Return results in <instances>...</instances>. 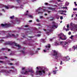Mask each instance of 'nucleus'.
Here are the masks:
<instances>
[{
    "label": "nucleus",
    "mask_w": 77,
    "mask_h": 77,
    "mask_svg": "<svg viewBox=\"0 0 77 77\" xmlns=\"http://www.w3.org/2000/svg\"><path fill=\"white\" fill-rule=\"evenodd\" d=\"M45 50H43L44 52H47V50H50V48H51V45L50 44H48V45L45 46Z\"/></svg>",
    "instance_id": "4"
},
{
    "label": "nucleus",
    "mask_w": 77,
    "mask_h": 77,
    "mask_svg": "<svg viewBox=\"0 0 77 77\" xmlns=\"http://www.w3.org/2000/svg\"><path fill=\"white\" fill-rule=\"evenodd\" d=\"M11 68H12V69H15V67L14 66H11Z\"/></svg>",
    "instance_id": "31"
},
{
    "label": "nucleus",
    "mask_w": 77,
    "mask_h": 77,
    "mask_svg": "<svg viewBox=\"0 0 77 77\" xmlns=\"http://www.w3.org/2000/svg\"><path fill=\"white\" fill-rule=\"evenodd\" d=\"M73 49H74V50H75V49H76V47H75L74 46L73 47Z\"/></svg>",
    "instance_id": "24"
},
{
    "label": "nucleus",
    "mask_w": 77,
    "mask_h": 77,
    "mask_svg": "<svg viewBox=\"0 0 77 77\" xmlns=\"http://www.w3.org/2000/svg\"><path fill=\"white\" fill-rule=\"evenodd\" d=\"M25 27H28V26L27 25H26L25 26Z\"/></svg>",
    "instance_id": "56"
},
{
    "label": "nucleus",
    "mask_w": 77,
    "mask_h": 77,
    "mask_svg": "<svg viewBox=\"0 0 77 77\" xmlns=\"http://www.w3.org/2000/svg\"><path fill=\"white\" fill-rule=\"evenodd\" d=\"M63 12H65V13H66V11H63Z\"/></svg>",
    "instance_id": "46"
},
{
    "label": "nucleus",
    "mask_w": 77,
    "mask_h": 77,
    "mask_svg": "<svg viewBox=\"0 0 77 77\" xmlns=\"http://www.w3.org/2000/svg\"><path fill=\"white\" fill-rule=\"evenodd\" d=\"M47 12H48V14H50V13H51V11H47Z\"/></svg>",
    "instance_id": "30"
},
{
    "label": "nucleus",
    "mask_w": 77,
    "mask_h": 77,
    "mask_svg": "<svg viewBox=\"0 0 77 77\" xmlns=\"http://www.w3.org/2000/svg\"><path fill=\"white\" fill-rule=\"evenodd\" d=\"M42 41L43 42H44V39H42Z\"/></svg>",
    "instance_id": "52"
},
{
    "label": "nucleus",
    "mask_w": 77,
    "mask_h": 77,
    "mask_svg": "<svg viewBox=\"0 0 77 77\" xmlns=\"http://www.w3.org/2000/svg\"><path fill=\"white\" fill-rule=\"evenodd\" d=\"M5 7L6 9H9V7H8L7 6H5Z\"/></svg>",
    "instance_id": "25"
},
{
    "label": "nucleus",
    "mask_w": 77,
    "mask_h": 77,
    "mask_svg": "<svg viewBox=\"0 0 77 77\" xmlns=\"http://www.w3.org/2000/svg\"><path fill=\"white\" fill-rule=\"evenodd\" d=\"M66 31H69V29L67 28V29H65Z\"/></svg>",
    "instance_id": "26"
},
{
    "label": "nucleus",
    "mask_w": 77,
    "mask_h": 77,
    "mask_svg": "<svg viewBox=\"0 0 77 77\" xmlns=\"http://www.w3.org/2000/svg\"><path fill=\"white\" fill-rule=\"evenodd\" d=\"M2 71L4 72H5L6 73H9V72L7 70H2Z\"/></svg>",
    "instance_id": "12"
},
{
    "label": "nucleus",
    "mask_w": 77,
    "mask_h": 77,
    "mask_svg": "<svg viewBox=\"0 0 77 77\" xmlns=\"http://www.w3.org/2000/svg\"><path fill=\"white\" fill-rule=\"evenodd\" d=\"M37 50H40V48H38L37 49Z\"/></svg>",
    "instance_id": "59"
},
{
    "label": "nucleus",
    "mask_w": 77,
    "mask_h": 77,
    "mask_svg": "<svg viewBox=\"0 0 77 77\" xmlns=\"http://www.w3.org/2000/svg\"><path fill=\"white\" fill-rule=\"evenodd\" d=\"M5 50V48H2L1 49L2 51H4Z\"/></svg>",
    "instance_id": "23"
},
{
    "label": "nucleus",
    "mask_w": 77,
    "mask_h": 77,
    "mask_svg": "<svg viewBox=\"0 0 77 77\" xmlns=\"http://www.w3.org/2000/svg\"><path fill=\"white\" fill-rule=\"evenodd\" d=\"M28 74H29V73L28 72V71H26L24 73V74H25V75Z\"/></svg>",
    "instance_id": "16"
},
{
    "label": "nucleus",
    "mask_w": 77,
    "mask_h": 77,
    "mask_svg": "<svg viewBox=\"0 0 77 77\" xmlns=\"http://www.w3.org/2000/svg\"><path fill=\"white\" fill-rule=\"evenodd\" d=\"M57 71H58V70H53V72H54V74H56V72H57Z\"/></svg>",
    "instance_id": "15"
},
{
    "label": "nucleus",
    "mask_w": 77,
    "mask_h": 77,
    "mask_svg": "<svg viewBox=\"0 0 77 77\" xmlns=\"http://www.w3.org/2000/svg\"><path fill=\"white\" fill-rule=\"evenodd\" d=\"M36 21H37V22H38L39 21V20H38V19H37L36 20Z\"/></svg>",
    "instance_id": "51"
},
{
    "label": "nucleus",
    "mask_w": 77,
    "mask_h": 77,
    "mask_svg": "<svg viewBox=\"0 0 77 77\" xmlns=\"http://www.w3.org/2000/svg\"><path fill=\"white\" fill-rule=\"evenodd\" d=\"M51 74V73H49V74L48 75H50Z\"/></svg>",
    "instance_id": "61"
},
{
    "label": "nucleus",
    "mask_w": 77,
    "mask_h": 77,
    "mask_svg": "<svg viewBox=\"0 0 77 77\" xmlns=\"http://www.w3.org/2000/svg\"><path fill=\"white\" fill-rule=\"evenodd\" d=\"M72 37H74L73 35H72L71 36V37H70V38H71V39H72Z\"/></svg>",
    "instance_id": "41"
},
{
    "label": "nucleus",
    "mask_w": 77,
    "mask_h": 77,
    "mask_svg": "<svg viewBox=\"0 0 77 77\" xmlns=\"http://www.w3.org/2000/svg\"><path fill=\"white\" fill-rule=\"evenodd\" d=\"M1 26L2 27H10L11 26V24H7L6 23L5 24L2 23L1 24Z\"/></svg>",
    "instance_id": "7"
},
{
    "label": "nucleus",
    "mask_w": 77,
    "mask_h": 77,
    "mask_svg": "<svg viewBox=\"0 0 77 77\" xmlns=\"http://www.w3.org/2000/svg\"><path fill=\"white\" fill-rule=\"evenodd\" d=\"M5 59V56L0 57V59Z\"/></svg>",
    "instance_id": "21"
},
{
    "label": "nucleus",
    "mask_w": 77,
    "mask_h": 77,
    "mask_svg": "<svg viewBox=\"0 0 77 77\" xmlns=\"http://www.w3.org/2000/svg\"><path fill=\"white\" fill-rule=\"evenodd\" d=\"M29 23H31V22H32V20H29Z\"/></svg>",
    "instance_id": "48"
},
{
    "label": "nucleus",
    "mask_w": 77,
    "mask_h": 77,
    "mask_svg": "<svg viewBox=\"0 0 77 77\" xmlns=\"http://www.w3.org/2000/svg\"><path fill=\"white\" fill-rule=\"evenodd\" d=\"M29 16L30 18H33V16H32L31 15H30Z\"/></svg>",
    "instance_id": "35"
},
{
    "label": "nucleus",
    "mask_w": 77,
    "mask_h": 77,
    "mask_svg": "<svg viewBox=\"0 0 77 77\" xmlns=\"http://www.w3.org/2000/svg\"><path fill=\"white\" fill-rule=\"evenodd\" d=\"M59 38L60 39H61L62 40H63V38H62L61 37H60Z\"/></svg>",
    "instance_id": "43"
},
{
    "label": "nucleus",
    "mask_w": 77,
    "mask_h": 77,
    "mask_svg": "<svg viewBox=\"0 0 77 77\" xmlns=\"http://www.w3.org/2000/svg\"><path fill=\"white\" fill-rule=\"evenodd\" d=\"M16 21H17V22H18V21H18V20H16Z\"/></svg>",
    "instance_id": "62"
},
{
    "label": "nucleus",
    "mask_w": 77,
    "mask_h": 77,
    "mask_svg": "<svg viewBox=\"0 0 77 77\" xmlns=\"http://www.w3.org/2000/svg\"><path fill=\"white\" fill-rule=\"evenodd\" d=\"M7 58H8V57L6 56H5V59H7Z\"/></svg>",
    "instance_id": "54"
},
{
    "label": "nucleus",
    "mask_w": 77,
    "mask_h": 77,
    "mask_svg": "<svg viewBox=\"0 0 77 77\" xmlns=\"http://www.w3.org/2000/svg\"><path fill=\"white\" fill-rule=\"evenodd\" d=\"M20 52H22V53L23 54H25V51H20Z\"/></svg>",
    "instance_id": "20"
},
{
    "label": "nucleus",
    "mask_w": 77,
    "mask_h": 77,
    "mask_svg": "<svg viewBox=\"0 0 77 77\" xmlns=\"http://www.w3.org/2000/svg\"><path fill=\"white\" fill-rule=\"evenodd\" d=\"M45 5H48V3H45Z\"/></svg>",
    "instance_id": "45"
},
{
    "label": "nucleus",
    "mask_w": 77,
    "mask_h": 77,
    "mask_svg": "<svg viewBox=\"0 0 77 77\" xmlns=\"http://www.w3.org/2000/svg\"><path fill=\"white\" fill-rule=\"evenodd\" d=\"M54 20V17H52L51 18V19H50V21H53Z\"/></svg>",
    "instance_id": "17"
},
{
    "label": "nucleus",
    "mask_w": 77,
    "mask_h": 77,
    "mask_svg": "<svg viewBox=\"0 0 77 77\" xmlns=\"http://www.w3.org/2000/svg\"><path fill=\"white\" fill-rule=\"evenodd\" d=\"M12 44H14V45L15 46H16V47H18V49L19 50H20V49H21V47L19 45L17 44V43H15V42H12Z\"/></svg>",
    "instance_id": "6"
},
{
    "label": "nucleus",
    "mask_w": 77,
    "mask_h": 77,
    "mask_svg": "<svg viewBox=\"0 0 77 77\" xmlns=\"http://www.w3.org/2000/svg\"><path fill=\"white\" fill-rule=\"evenodd\" d=\"M10 18L11 19H13V18H14V16L13 15L12 16H11L10 17Z\"/></svg>",
    "instance_id": "19"
},
{
    "label": "nucleus",
    "mask_w": 77,
    "mask_h": 77,
    "mask_svg": "<svg viewBox=\"0 0 77 77\" xmlns=\"http://www.w3.org/2000/svg\"><path fill=\"white\" fill-rule=\"evenodd\" d=\"M60 20H62V19H63V17L61 16L60 17Z\"/></svg>",
    "instance_id": "34"
},
{
    "label": "nucleus",
    "mask_w": 77,
    "mask_h": 77,
    "mask_svg": "<svg viewBox=\"0 0 77 77\" xmlns=\"http://www.w3.org/2000/svg\"><path fill=\"white\" fill-rule=\"evenodd\" d=\"M57 2H62V1L60 0H58Z\"/></svg>",
    "instance_id": "33"
},
{
    "label": "nucleus",
    "mask_w": 77,
    "mask_h": 77,
    "mask_svg": "<svg viewBox=\"0 0 77 77\" xmlns=\"http://www.w3.org/2000/svg\"><path fill=\"white\" fill-rule=\"evenodd\" d=\"M69 24H68L67 25V29H68V28H69Z\"/></svg>",
    "instance_id": "27"
},
{
    "label": "nucleus",
    "mask_w": 77,
    "mask_h": 77,
    "mask_svg": "<svg viewBox=\"0 0 77 77\" xmlns=\"http://www.w3.org/2000/svg\"><path fill=\"white\" fill-rule=\"evenodd\" d=\"M66 38H67V37H65L64 38H63V40H66Z\"/></svg>",
    "instance_id": "28"
},
{
    "label": "nucleus",
    "mask_w": 77,
    "mask_h": 77,
    "mask_svg": "<svg viewBox=\"0 0 77 77\" xmlns=\"http://www.w3.org/2000/svg\"><path fill=\"white\" fill-rule=\"evenodd\" d=\"M22 74H24V72H21Z\"/></svg>",
    "instance_id": "39"
},
{
    "label": "nucleus",
    "mask_w": 77,
    "mask_h": 77,
    "mask_svg": "<svg viewBox=\"0 0 77 77\" xmlns=\"http://www.w3.org/2000/svg\"><path fill=\"white\" fill-rule=\"evenodd\" d=\"M10 65H13V63H10Z\"/></svg>",
    "instance_id": "55"
},
{
    "label": "nucleus",
    "mask_w": 77,
    "mask_h": 77,
    "mask_svg": "<svg viewBox=\"0 0 77 77\" xmlns=\"http://www.w3.org/2000/svg\"><path fill=\"white\" fill-rule=\"evenodd\" d=\"M36 73L37 75H42V73L45 74V71L44 69H42L41 70H39L38 71H37Z\"/></svg>",
    "instance_id": "3"
},
{
    "label": "nucleus",
    "mask_w": 77,
    "mask_h": 77,
    "mask_svg": "<svg viewBox=\"0 0 77 77\" xmlns=\"http://www.w3.org/2000/svg\"><path fill=\"white\" fill-rule=\"evenodd\" d=\"M12 36H13V37H14V38H16V37H17V36H18V34H17L16 35H15L14 34H12L11 35H10V33H8V35H7V37L8 38H10V37H12Z\"/></svg>",
    "instance_id": "5"
},
{
    "label": "nucleus",
    "mask_w": 77,
    "mask_h": 77,
    "mask_svg": "<svg viewBox=\"0 0 77 77\" xmlns=\"http://www.w3.org/2000/svg\"><path fill=\"white\" fill-rule=\"evenodd\" d=\"M30 55H33V53H30Z\"/></svg>",
    "instance_id": "47"
},
{
    "label": "nucleus",
    "mask_w": 77,
    "mask_h": 77,
    "mask_svg": "<svg viewBox=\"0 0 77 77\" xmlns=\"http://www.w3.org/2000/svg\"><path fill=\"white\" fill-rule=\"evenodd\" d=\"M28 72H32V73H33V71H32V70H30V69L29 70Z\"/></svg>",
    "instance_id": "18"
},
{
    "label": "nucleus",
    "mask_w": 77,
    "mask_h": 77,
    "mask_svg": "<svg viewBox=\"0 0 77 77\" xmlns=\"http://www.w3.org/2000/svg\"><path fill=\"white\" fill-rule=\"evenodd\" d=\"M74 11H77V8H73Z\"/></svg>",
    "instance_id": "42"
},
{
    "label": "nucleus",
    "mask_w": 77,
    "mask_h": 77,
    "mask_svg": "<svg viewBox=\"0 0 77 77\" xmlns=\"http://www.w3.org/2000/svg\"><path fill=\"white\" fill-rule=\"evenodd\" d=\"M26 15H29V13L26 12V14H25Z\"/></svg>",
    "instance_id": "32"
},
{
    "label": "nucleus",
    "mask_w": 77,
    "mask_h": 77,
    "mask_svg": "<svg viewBox=\"0 0 77 77\" xmlns=\"http://www.w3.org/2000/svg\"><path fill=\"white\" fill-rule=\"evenodd\" d=\"M66 44H68L67 42H56L55 45H62L64 47H65V45H66Z\"/></svg>",
    "instance_id": "2"
},
{
    "label": "nucleus",
    "mask_w": 77,
    "mask_h": 77,
    "mask_svg": "<svg viewBox=\"0 0 77 77\" xmlns=\"http://www.w3.org/2000/svg\"><path fill=\"white\" fill-rule=\"evenodd\" d=\"M16 1H17V2L18 3H19V2H21V1H20V0H16Z\"/></svg>",
    "instance_id": "29"
},
{
    "label": "nucleus",
    "mask_w": 77,
    "mask_h": 77,
    "mask_svg": "<svg viewBox=\"0 0 77 77\" xmlns=\"http://www.w3.org/2000/svg\"><path fill=\"white\" fill-rule=\"evenodd\" d=\"M38 14H43V12H41V11H38Z\"/></svg>",
    "instance_id": "22"
},
{
    "label": "nucleus",
    "mask_w": 77,
    "mask_h": 77,
    "mask_svg": "<svg viewBox=\"0 0 77 77\" xmlns=\"http://www.w3.org/2000/svg\"><path fill=\"white\" fill-rule=\"evenodd\" d=\"M63 63V62H62L61 61L60 63V65H62Z\"/></svg>",
    "instance_id": "40"
},
{
    "label": "nucleus",
    "mask_w": 77,
    "mask_h": 77,
    "mask_svg": "<svg viewBox=\"0 0 77 77\" xmlns=\"http://www.w3.org/2000/svg\"><path fill=\"white\" fill-rule=\"evenodd\" d=\"M64 59H66V61H68V60H70V58L68 56H67L66 57H64L63 58V61H65V60H64Z\"/></svg>",
    "instance_id": "8"
},
{
    "label": "nucleus",
    "mask_w": 77,
    "mask_h": 77,
    "mask_svg": "<svg viewBox=\"0 0 77 77\" xmlns=\"http://www.w3.org/2000/svg\"><path fill=\"white\" fill-rule=\"evenodd\" d=\"M52 24V27H51V29H48L47 30V31L46 32V34H48V33H50L49 32H52L53 31V29L54 27H55V28H57V27L56 26V23L54 22H53Z\"/></svg>",
    "instance_id": "1"
},
{
    "label": "nucleus",
    "mask_w": 77,
    "mask_h": 77,
    "mask_svg": "<svg viewBox=\"0 0 77 77\" xmlns=\"http://www.w3.org/2000/svg\"><path fill=\"white\" fill-rule=\"evenodd\" d=\"M45 16H47V14H45Z\"/></svg>",
    "instance_id": "63"
},
{
    "label": "nucleus",
    "mask_w": 77,
    "mask_h": 77,
    "mask_svg": "<svg viewBox=\"0 0 77 77\" xmlns=\"http://www.w3.org/2000/svg\"><path fill=\"white\" fill-rule=\"evenodd\" d=\"M62 57V55L60 54H59L57 55V56L55 57L56 59H57L59 57Z\"/></svg>",
    "instance_id": "10"
},
{
    "label": "nucleus",
    "mask_w": 77,
    "mask_h": 77,
    "mask_svg": "<svg viewBox=\"0 0 77 77\" xmlns=\"http://www.w3.org/2000/svg\"><path fill=\"white\" fill-rule=\"evenodd\" d=\"M37 36H40V35H39V34H38V35H37Z\"/></svg>",
    "instance_id": "58"
},
{
    "label": "nucleus",
    "mask_w": 77,
    "mask_h": 77,
    "mask_svg": "<svg viewBox=\"0 0 77 77\" xmlns=\"http://www.w3.org/2000/svg\"><path fill=\"white\" fill-rule=\"evenodd\" d=\"M2 11L4 12H5V10H4V9H2Z\"/></svg>",
    "instance_id": "50"
},
{
    "label": "nucleus",
    "mask_w": 77,
    "mask_h": 77,
    "mask_svg": "<svg viewBox=\"0 0 77 77\" xmlns=\"http://www.w3.org/2000/svg\"><path fill=\"white\" fill-rule=\"evenodd\" d=\"M6 45H11V43L10 42H7L5 43Z\"/></svg>",
    "instance_id": "14"
},
{
    "label": "nucleus",
    "mask_w": 77,
    "mask_h": 77,
    "mask_svg": "<svg viewBox=\"0 0 77 77\" xmlns=\"http://www.w3.org/2000/svg\"><path fill=\"white\" fill-rule=\"evenodd\" d=\"M25 69V67H23L22 68V70H24Z\"/></svg>",
    "instance_id": "53"
},
{
    "label": "nucleus",
    "mask_w": 77,
    "mask_h": 77,
    "mask_svg": "<svg viewBox=\"0 0 77 77\" xmlns=\"http://www.w3.org/2000/svg\"><path fill=\"white\" fill-rule=\"evenodd\" d=\"M71 34V32H69L68 33V35H70Z\"/></svg>",
    "instance_id": "44"
},
{
    "label": "nucleus",
    "mask_w": 77,
    "mask_h": 77,
    "mask_svg": "<svg viewBox=\"0 0 77 77\" xmlns=\"http://www.w3.org/2000/svg\"><path fill=\"white\" fill-rule=\"evenodd\" d=\"M43 30H44V31H45H45H46V29H44Z\"/></svg>",
    "instance_id": "57"
},
{
    "label": "nucleus",
    "mask_w": 77,
    "mask_h": 77,
    "mask_svg": "<svg viewBox=\"0 0 77 77\" xmlns=\"http://www.w3.org/2000/svg\"><path fill=\"white\" fill-rule=\"evenodd\" d=\"M30 42L29 43V45H33V42H34V41L33 40H32V39L30 40Z\"/></svg>",
    "instance_id": "11"
},
{
    "label": "nucleus",
    "mask_w": 77,
    "mask_h": 77,
    "mask_svg": "<svg viewBox=\"0 0 77 77\" xmlns=\"http://www.w3.org/2000/svg\"><path fill=\"white\" fill-rule=\"evenodd\" d=\"M0 63H5V62L3 61H0Z\"/></svg>",
    "instance_id": "37"
},
{
    "label": "nucleus",
    "mask_w": 77,
    "mask_h": 77,
    "mask_svg": "<svg viewBox=\"0 0 77 77\" xmlns=\"http://www.w3.org/2000/svg\"><path fill=\"white\" fill-rule=\"evenodd\" d=\"M40 18H43V16H40Z\"/></svg>",
    "instance_id": "36"
},
{
    "label": "nucleus",
    "mask_w": 77,
    "mask_h": 77,
    "mask_svg": "<svg viewBox=\"0 0 77 77\" xmlns=\"http://www.w3.org/2000/svg\"><path fill=\"white\" fill-rule=\"evenodd\" d=\"M23 50H25V48H23Z\"/></svg>",
    "instance_id": "60"
},
{
    "label": "nucleus",
    "mask_w": 77,
    "mask_h": 77,
    "mask_svg": "<svg viewBox=\"0 0 77 77\" xmlns=\"http://www.w3.org/2000/svg\"><path fill=\"white\" fill-rule=\"evenodd\" d=\"M63 8H66V9H68V8H67V7H63Z\"/></svg>",
    "instance_id": "49"
},
{
    "label": "nucleus",
    "mask_w": 77,
    "mask_h": 77,
    "mask_svg": "<svg viewBox=\"0 0 77 77\" xmlns=\"http://www.w3.org/2000/svg\"><path fill=\"white\" fill-rule=\"evenodd\" d=\"M54 54H53V56H54L56 57L57 55V51H56V50L54 51H53Z\"/></svg>",
    "instance_id": "9"
},
{
    "label": "nucleus",
    "mask_w": 77,
    "mask_h": 77,
    "mask_svg": "<svg viewBox=\"0 0 77 77\" xmlns=\"http://www.w3.org/2000/svg\"><path fill=\"white\" fill-rule=\"evenodd\" d=\"M48 8L49 9H50V10H54V9H55V8H53L51 7H48Z\"/></svg>",
    "instance_id": "13"
},
{
    "label": "nucleus",
    "mask_w": 77,
    "mask_h": 77,
    "mask_svg": "<svg viewBox=\"0 0 77 77\" xmlns=\"http://www.w3.org/2000/svg\"><path fill=\"white\" fill-rule=\"evenodd\" d=\"M74 3L75 6H77V4H76V2H75Z\"/></svg>",
    "instance_id": "38"
},
{
    "label": "nucleus",
    "mask_w": 77,
    "mask_h": 77,
    "mask_svg": "<svg viewBox=\"0 0 77 77\" xmlns=\"http://www.w3.org/2000/svg\"><path fill=\"white\" fill-rule=\"evenodd\" d=\"M10 72H11V71H12V70L11 69V70H10Z\"/></svg>",
    "instance_id": "64"
}]
</instances>
